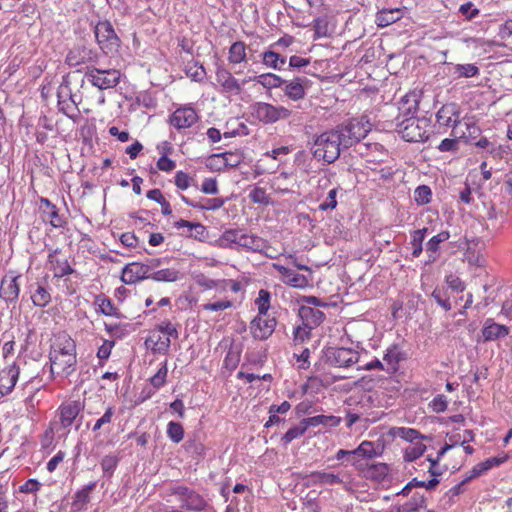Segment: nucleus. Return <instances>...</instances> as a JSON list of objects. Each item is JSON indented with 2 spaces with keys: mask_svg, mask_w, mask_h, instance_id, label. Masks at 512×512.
I'll use <instances>...</instances> for the list:
<instances>
[{
  "mask_svg": "<svg viewBox=\"0 0 512 512\" xmlns=\"http://www.w3.org/2000/svg\"><path fill=\"white\" fill-rule=\"evenodd\" d=\"M82 409L83 406L79 401H70L63 403L58 409L60 424L62 428H69L73 424L77 416L80 414Z\"/></svg>",
  "mask_w": 512,
  "mask_h": 512,
  "instance_id": "19",
  "label": "nucleus"
},
{
  "mask_svg": "<svg viewBox=\"0 0 512 512\" xmlns=\"http://www.w3.org/2000/svg\"><path fill=\"white\" fill-rule=\"evenodd\" d=\"M262 62L268 68H272L274 70H281L283 66L286 64V58L276 53L275 51L268 50L263 52Z\"/></svg>",
  "mask_w": 512,
  "mask_h": 512,
  "instance_id": "39",
  "label": "nucleus"
},
{
  "mask_svg": "<svg viewBox=\"0 0 512 512\" xmlns=\"http://www.w3.org/2000/svg\"><path fill=\"white\" fill-rule=\"evenodd\" d=\"M272 267L280 274V279L283 283L295 288H305L308 286V279L306 276L278 263H273Z\"/></svg>",
  "mask_w": 512,
  "mask_h": 512,
  "instance_id": "17",
  "label": "nucleus"
},
{
  "mask_svg": "<svg viewBox=\"0 0 512 512\" xmlns=\"http://www.w3.org/2000/svg\"><path fill=\"white\" fill-rule=\"evenodd\" d=\"M271 295L267 290L261 289L258 297L255 300V305L258 308V315H267L270 308Z\"/></svg>",
  "mask_w": 512,
  "mask_h": 512,
  "instance_id": "48",
  "label": "nucleus"
},
{
  "mask_svg": "<svg viewBox=\"0 0 512 512\" xmlns=\"http://www.w3.org/2000/svg\"><path fill=\"white\" fill-rule=\"evenodd\" d=\"M310 478L315 485H337L344 483L339 474L324 471L312 472Z\"/></svg>",
  "mask_w": 512,
  "mask_h": 512,
  "instance_id": "33",
  "label": "nucleus"
},
{
  "mask_svg": "<svg viewBox=\"0 0 512 512\" xmlns=\"http://www.w3.org/2000/svg\"><path fill=\"white\" fill-rule=\"evenodd\" d=\"M345 455H349V463L358 468L360 466V460L362 459V454H358L357 448L353 450H345L340 449L335 454V459L338 461H342L345 458Z\"/></svg>",
  "mask_w": 512,
  "mask_h": 512,
  "instance_id": "51",
  "label": "nucleus"
},
{
  "mask_svg": "<svg viewBox=\"0 0 512 512\" xmlns=\"http://www.w3.org/2000/svg\"><path fill=\"white\" fill-rule=\"evenodd\" d=\"M358 454H362V459H373L379 457L382 454V451L379 447H376L375 444L371 441H362L357 447Z\"/></svg>",
  "mask_w": 512,
  "mask_h": 512,
  "instance_id": "44",
  "label": "nucleus"
},
{
  "mask_svg": "<svg viewBox=\"0 0 512 512\" xmlns=\"http://www.w3.org/2000/svg\"><path fill=\"white\" fill-rule=\"evenodd\" d=\"M167 373V363L163 362L160 368L158 369L157 373L150 378L151 385L156 389L162 387L166 382Z\"/></svg>",
  "mask_w": 512,
  "mask_h": 512,
  "instance_id": "56",
  "label": "nucleus"
},
{
  "mask_svg": "<svg viewBox=\"0 0 512 512\" xmlns=\"http://www.w3.org/2000/svg\"><path fill=\"white\" fill-rule=\"evenodd\" d=\"M508 206L505 204H492L487 211V219L492 227L499 229L508 222Z\"/></svg>",
  "mask_w": 512,
  "mask_h": 512,
  "instance_id": "24",
  "label": "nucleus"
},
{
  "mask_svg": "<svg viewBox=\"0 0 512 512\" xmlns=\"http://www.w3.org/2000/svg\"><path fill=\"white\" fill-rule=\"evenodd\" d=\"M19 377V368L16 364L0 371V397L9 394L16 385Z\"/></svg>",
  "mask_w": 512,
  "mask_h": 512,
  "instance_id": "21",
  "label": "nucleus"
},
{
  "mask_svg": "<svg viewBox=\"0 0 512 512\" xmlns=\"http://www.w3.org/2000/svg\"><path fill=\"white\" fill-rule=\"evenodd\" d=\"M266 247L267 242L263 238L243 232L239 249L242 248L253 252H263Z\"/></svg>",
  "mask_w": 512,
  "mask_h": 512,
  "instance_id": "30",
  "label": "nucleus"
},
{
  "mask_svg": "<svg viewBox=\"0 0 512 512\" xmlns=\"http://www.w3.org/2000/svg\"><path fill=\"white\" fill-rule=\"evenodd\" d=\"M454 74L457 77L471 78L479 74V68L475 64H457L454 66Z\"/></svg>",
  "mask_w": 512,
  "mask_h": 512,
  "instance_id": "50",
  "label": "nucleus"
},
{
  "mask_svg": "<svg viewBox=\"0 0 512 512\" xmlns=\"http://www.w3.org/2000/svg\"><path fill=\"white\" fill-rule=\"evenodd\" d=\"M433 299L436 303L441 306L445 311L451 310L452 306L448 299L447 291L441 288H435L432 292Z\"/></svg>",
  "mask_w": 512,
  "mask_h": 512,
  "instance_id": "55",
  "label": "nucleus"
},
{
  "mask_svg": "<svg viewBox=\"0 0 512 512\" xmlns=\"http://www.w3.org/2000/svg\"><path fill=\"white\" fill-rule=\"evenodd\" d=\"M60 252L61 250L56 248L51 250L47 257L49 269L53 272L55 278H62L75 272L66 258L59 257Z\"/></svg>",
  "mask_w": 512,
  "mask_h": 512,
  "instance_id": "13",
  "label": "nucleus"
},
{
  "mask_svg": "<svg viewBox=\"0 0 512 512\" xmlns=\"http://www.w3.org/2000/svg\"><path fill=\"white\" fill-rule=\"evenodd\" d=\"M233 306V303L229 299H221L214 302H209L201 305V309L204 311L220 312L229 309Z\"/></svg>",
  "mask_w": 512,
  "mask_h": 512,
  "instance_id": "52",
  "label": "nucleus"
},
{
  "mask_svg": "<svg viewBox=\"0 0 512 512\" xmlns=\"http://www.w3.org/2000/svg\"><path fill=\"white\" fill-rule=\"evenodd\" d=\"M251 115L263 124H273L288 119L292 110L285 106H275L266 102H256L250 106Z\"/></svg>",
  "mask_w": 512,
  "mask_h": 512,
  "instance_id": "4",
  "label": "nucleus"
},
{
  "mask_svg": "<svg viewBox=\"0 0 512 512\" xmlns=\"http://www.w3.org/2000/svg\"><path fill=\"white\" fill-rule=\"evenodd\" d=\"M505 461H506V457H502V458L493 457V458L486 459L485 461H483L481 463H478L467 473L466 477L464 478V482H469L472 479L481 476L482 474H484L491 468H493L495 466H499L502 463H504Z\"/></svg>",
  "mask_w": 512,
  "mask_h": 512,
  "instance_id": "26",
  "label": "nucleus"
},
{
  "mask_svg": "<svg viewBox=\"0 0 512 512\" xmlns=\"http://www.w3.org/2000/svg\"><path fill=\"white\" fill-rule=\"evenodd\" d=\"M119 458L116 455H106L101 461V468L104 473L111 475L116 469Z\"/></svg>",
  "mask_w": 512,
  "mask_h": 512,
  "instance_id": "59",
  "label": "nucleus"
},
{
  "mask_svg": "<svg viewBox=\"0 0 512 512\" xmlns=\"http://www.w3.org/2000/svg\"><path fill=\"white\" fill-rule=\"evenodd\" d=\"M419 106V94H406L400 102L399 114L395 118V129L407 142H424L429 138L430 120L415 117Z\"/></svg>",
  "mask_w": 512,
  "mask_h": 512,
  "instance_id": "1",
  "label": "nucleus"
},
{
  "mask_svg": "<svg viewBox=\"0 0 512 512\" xmlns=\"http://www.w3.org/2000/svg\"><path fill=\"white\" fill-rule=\"evenodd\" d=\"M437 122L441 126L452 127L460 124L461 117L459 107L455 103H448L443 105L436 114Z\"/></svg>",
  "mask_w": 512,
  "mask_h": 512,
  "instance_id": "16",
  "label": "nucleus"
},
{
  "mask_svg": "<svg viewBox=\"0 0 512 512\" xmlns=\"http://www.w3.org/2000/svg\"><path fill=\"white\" fill-rule=\"evenodd\" d=\"M167 436L174 443H179L184 438V429L179 422L170 421L167 425Z\"/></svg>",
  "mask_w": 512,
  "mask_h": 512,
  "instance_id": "49",
  "label": "nucleus"
},
{
  "mask_svg": "<svg viewBox=\"0 0 512 512\" xmlns=\"http://www.w3.org/2000/svg\"><path fill=\"white\" fill-rule=\"evenodd\" d=\"M509 334V328L505 325L495 323L492 319H487L482 329L484 341H495L506 337Z\"/></svg>",
  "mask_w": 512,
  "mask_h": 512,
  "instance_id": "23",
  "label": "nucleus"
},
{
  "mask_svg": "<svg viewBox=\"0 0 512 512\" xmlns=\"http://www.w3.org/2000/svg\"><path fill=\"white\" fill-rule=\"evenodd\" d=\"M432 411L436 413L444 412L447 409L448 401L444 395H437L429 404Z\"/></svg>",
  "mask_w": 512,
  "mask_h": 512,
  "instance_id": "64",
  "label": "nucleus"
},
{
  "mask_svg": "<svg viewBox=\"0 0 512 512\" xmlns=\"http://www.w3.org/2000/svg\"><path fill=\"white\" fill-rule=\"evenodd\" d=\"M95 487L96 482H91L75 493L72 502V508L75 512H82L86 508V505L90 501V493L95 489Z\"/></svg>",
  "mask_w": 512,
  "mask_h": 512,
  "instance_id": "29",
  "label": "nucleus"
},
{
  "mask_svg": "<svg viewBox=\"0 0 512 512\" xmlns=\"http://www.w3.org/2000/svg\"><path fill=\"white\" fill-rule=\"evenodd\" d=\"M372 125L364 118L352 119L348 123L336 127L345 149L358 144L371 131Z\"/></svg>",
  "mask_w": 512,
  "mask_h": 512,
  "instance_id": "3",
  "label": "nucleus"
},
{
  "mask_svg": "<svg viewBox=\"0 0 512 512\" xmlns=\"http://www.w3.org/2000/svg\"><path fill=\"white\" fill-rule=\"evenodd\" d=\"M249 198L253 203L268 205L270 202V197L266 193L265 189L262 187L255 186L249 192Z\"/></svg>",
  "mask_w": 512,
  "mask_h": 512,
  "instance_id": "53",
  "label": "nucleus"
},
{
  "mask_svg": "<svg viewBox=\"0 0 512 512\" xmlns=\"http://www.w3.org/2000/svg\"><path fill=\"white\" fill-rule=\"evenodd\" d=\"M326 363L339 368H348L359 361L358 351L345 347H328L324 350Z\"/></svg>",
  "mask_w": 512,
  "mask_h": 512,
  "instance_id": "7",
  "label": "nucleus"
},
{
  "mask_svg": "<svg viewBox=\"0 0 512 512\" xmlns=\"http://www.w3.org/2000/svg\"><path fill=\"white\" fill-rule=\"evenodd\" d=\"M181 273L176 268H165L154 271L149 275L156 282H175L181 278Z\"/></svg>",
  "mask_w": 512,
  "mask_h": 512,
  "instance_id": "38",
  "label": "nucleus"
},
{
  "mask_svg": "<svg viewBox=\"0 0 512 512\" xmlns=\"http://www.w3.org/2000/svg\"><path fill=\"white\" fill-rule=\"evenodd\" d=\"M228 60L232 64H239L246 60V46L244 42L236 41L230 46Z\"/></svg>",
  "mask_w": 512,
  "mask_h": 512,
  "instance_id": "42",
  "label": "nucleus"
},
{
  "mask_svg": "<svg viewBox=\"0 0 512 512\" xmlns=\"http://www.w3.org/2000/svg\"><path fill=\"white\" fill-rule=\"evenodd\" d=\"M31 300L35 306L43 308L51 302V294L47 287L37 283L35 290L31 291Z\"/></svg>",
  "mask_w": 512,
  "mask_h": 512,
  "instance_id": "37",
  "label": "nucleus"
},
{
  "mask_svg": "<svg viewBox=\"0 0 512 512\" xmlns=\"http://www.w3.org/2000/svg\"><path fill=\"white\" fill-rule=\"evenodd\" d=\"M276 320L268 315H257L250 323V332L257 340H266L274 332Z\"/></svg>",
  "mask_w": 512,
  "mask_h": 512,
  "instance_id": "11",
  "label": "nucleus"
},
{
  "mask_svg": "<svg viewBox=\"0 0 512 512\" xmlns=\"http://www.w3.org/2000/svg\"><path fill=\"white\" fill-rule=\"evenodd\" d=\"M84 78L91 83L92 86L100 90H107L119 84L121 73L116 69L103 70L92 67L87 69Z\"/></svg>",
  "mask_w": 512,
  "mask_h": 512,
  "instance_id": "5",
  "label": "nucleus"
},
{
  "mask_svg": "<svg viewBox=\"0 0 512 512\" xmlns=\"http://www.w3.org/2000/svg\"><path fill=\"white\" fill-rule=\"evenodd\" d=\"M428 232L427 228L418 229L412 232L411 234V246H412V256L414 258H418L423 252V241Z\"/></svg>",
  "mask_w": 512,
  "mask_h": 512,
  "instance_id": "41",
  "label": "nucleus"
},
{
  "mask_svg": "<svg viewBox=\"0 0 512 512\" xmlns=\"http://www.w3.org/2000/svg\"><path fill=\"white\" fill-rule=\"evenodd\" d=\"M243 230L241 229H228L217 240L221 248H236L239 249L241 244Z\"/></svg>",
  "mask_w": 512,
  "mask_h": 512,
  "instance_id": "27",
  "label": "nucleus"
},
{
  "mask_svg": "<svg viewBox=\"0 0 512 512\" xmlns=\"http://www.w3.org/2000/svg\"><path fill=\"white\" fill-rule=\"evenodd\" d=\"M154 353L167 354L171 345V339L158 332H152L146 340Z\"/></svg>",
  "mask_w": 512,
  "mask_h": 512,
  "instance_id": "28",
  "label": "nucleus"
},
{
  "mask_svg": "<svg viewBox=\"0 0 512 512\" xmlns=\"http://www.w3.org/2000/svg\"><path fill=\"white\" fill-rule=\"evenodd\" d=\"M458 12L466 20H472V19L476 18L480 13L479 9L476 8L475 5L471 1L460 5Z\"/></svg>",
  "mask_w": 512,
  "mask_h": 512,
  "instance_id": "58",
  "label": "nucleus"
},
{
  "mask_svg": "<svg viewBox=\"0 0 512 512\" xmlns=\"http://www.w3.org/2000/svg\"><path fill=\"white\" fill-rule=\"evenodd\" d=\"M174 226L177 229L187 228V236L194 237L195 239L202 240L206 235V227L201 223H193L187 220L180 219L175 222Z\"/></svg>",
  "mask_w": 512,
  "mask_h": 512,
  "instance_id": "32",
  "label": "nucleus"
},
{
  "mask_svg": "<svg viewBox=\"0 0 512 512\" xmlns=\"http://www.w3.org/2000/svg\"><path fill=\"white\" fill-rule=\"evenodd\" d=\"M95 37L101 49L112 51L119 46V38L110 22H99L95 27Z\"/></svg>",
  "mask_w": 512,
  "mask_h": 512,
  "instance_id": "9",
  "label": "nucleus"
},
{
  "mask_svg": "<svg viewBox=\"0 0 512 512\" xmlns=\"http://www.w3.org/2000/svg\"><path fill=\"white\" fill-rule=\"evenodd\" d=\"M192 178L183 171H177L175 174V185L181 190H186L191 186Z\"/></svg>",
  "mask_w": 512,
  "mask_h": 512,
  "instance_id": "63",
  "label": "nucleus"
},
{
  "mask_svg": "<svg viewBox=\"0 0 512 512\" xmlns=\"http://www.w3.org/2000/svg\"><path fill=\"white\" fill-rule=\"evenodd\" d=\"M427 447L423 440L409 443L403 448V459L405 462H413L420 458L426 451Z\"/></svg>",
  "mask_w": 512,
  "mask_h": 512,
  "instance_id": "36",
  "label": "nucleus"
},
{
  "mask_svg": "<svg viewBox=\"0 0 512 512\" xmlns=\"http://www.w3.org/2000/svg\"><path fill=\"white\" fill-rule=\"evenodd\" d=\"M206 167L211 171H222L226 169L224 154L219 153L209 156L206 160Z\"/></svg>",
  "mask_w": 512,
  "mask_h": 512,
  "instance_id": "54",
  "label": "nucleus"
},
{
  "mask_svg": "<svg viewBox=\"0 0 512 512\" xmlns=\"http://www.w3.org/2000/svg\"><path fill=\"white\" fill-rule=\"evenodd\" d=\"M432 199V190L427 185H420L414 191V200L417 205L422 206L430 203Z\"/></svg>",
  "mask_w": 512,
  "mask_h": 512,
  "instance_id": "47",
  "label": "nucleus"
},
{
  "mask_svg": "<svg viewBox=\"0 0 512 512\" xmlns=\"http://www.w3.org/2000/svg\"><path fill=\"white\" fill-rule=\"evenodd\" d=\"M69 353H76L75 342L70 337H63L59 339L50 352V354L66 355Z\"/></svg>",
  "mask_w": 512,
  "mask_h": 512,
  "instance_id": "43",
  "label": "nucleus"
},
{
  "mask_svg": "<svg viewBox=\"0 0 512 512\" xmlns=\"http://www.w3.org/2000/svg\"><path fill=\"white\" fill-rule=\"evenodd\" d=\"M254 80L265 88H280L286 83V80L273 73H264L256 76Z\"/></svg>",
  "mask_w": 512,
  "mask_h": 512,
  "instance_id": "40",
  "label": "nucleus"
},
{
  "mask_svg": "<svg viewBox=\"0 0 512 512\" xmlns=\"http://www.w3.org/2000/svg\"><path fill=\"white\" fill-rule=\"evenodd\" d=\"M199 119L196 110L191 106L177 108L170 116L169 123L177 130L192 127Z\"/></svg>",
  "mask_w": 512,
  "mask_h": 512,
  "instance_id": "10",
  "label": "nucleus"
},
{
  "mask_svg": "<svg viewBox=\"0 0 512 512\" xmlns=\"http://www.w3.org/2000/svg\"><path fill=\"white\" fill-rule=\"evenodd\" d=\"M99 309L101 313H103L106 316H115L117 318L120 317V313L118 312L117 308L108 298H103L100 300Z\"/></svg>",
  "mask_w": 512,
  "mask_h": 512,
  "instance_id": "60",
  "label": "nucleus"
},
{
  "mask_svg": "<svg viewBox=\"0 0 512 512\" xmlns=\"http://www.w3.org/2000/svg\"><path fill=\"white\" fill-rule=\"evenodd\" d=\"M170 494L175 496L181 502V506L187 510L202 511L207 506V502L199 493L184 485L171 486Z\"/></svg>",
  "mask_w": 512,
  "mask_h": 512,
  "instance_id": "6",
  "label": "nucleus"
},
{
  "mask_svg": "<svg viewBox=\"0 0 512 512\" xmlns=\"http://www.w3.org/2000/svg\"><path fill=\"white\" fill-rule=\"evenodd\" d=\"M304 419L305 424L308 427H316L319 425L337 427L341 423V418L334 415H316Z\"/></svg>",
  "mask_w": 512,
  "mask_h": 512,
  "instance_id": "35",
  "label": "nucleus"
},
{
  "mask_svg": "<svg viewBox=\"0 0 512 512\" xmlns=\"http://www.w3.org/2000/svg\"><path fill=\"white\" fill-rule=\"evenodd\" d=\"M308 429V426L305 424V419H302L299 423V425L291 427L281 438V442L283 445H288L290 442H292L294 439L302 436L306 430Z\"/></svg>",
  "mask_w": 512,
  "mask_h": 512,
  "instance_id": "46",
  "label": "nucleus"
},
{
  "mask_svg": "<svg viewBox=\"0 0 512 512\" xmlns=\"http://www.w3.org/2000/svg\"><path fill=\"white\" fill-rule=\"evenodd\" d=\"M186 73L195 81H201L206 74L204 67L202 65H198L197 63L188 65Z\"/></svg>",
  "mask_w": 512,
  "mask_h": 512,
  "instance_id": "62",
  "label": "nucleus"
},
{
  "mask_svg": "<svg viewBox=\"0 0 512 512\" xmlns=\"http://www.w3.org/2000/svg\"><path fill=\"white\" fill-rule=\"evenodd\" d=\"M358 151L361 155L366 154L368 157L371 156V159H368V161H382L381 158L378 159L376 156H374V153H378L379 155H386L384 147L379 143H365L363 146L359 147Z\"/></svg>",
  "mask_w": 512,
  "mask_h": 512,
  "instance_id": "45",
  "label": "nucleus"
},
{
  "mask_svg": "<svg viewBox=\"0 0 512 512\" xmlns=\"http://www.w3.org/2000/svg\"><path fill=\"white\" fill-rule=\"evenodd\" d=\"M480 128L470 118H463L460 124L454 126L452 130V136L458 139H464L466 142H470L476 139L480 135Z\"/></svg>",
  "mask_w": 512,
  "mask_h": 512,
  "instance_id": "18",
  "label": "nucleus"
},
{
  "mask_svg": "<svg viewBox=\"0 0 512 512\" xmlns=\"http://www.w3.org/2000/svg\"><path fill=\"white\" fill-rule=\"evenodd\" d=\"M309 83L307 78H295L284 83L283 92L290 100L298 101L305 97L306 88Z\"/></svg>",
  "mask_w": 512,
  "mask_h": 512,
  "instance_id": "20",
  "label": "nucleus"
},
{
  "mask_svg": "<svg viewBox=\"0 0 512 512\" xmlns=\"http://www.w3.org/2000/svg\"><path fill=\"white\" fill-rule=\"evenodd\" d=\"M149 275L148 267L144 263L132 262L125 265L122 269L121 281L131 285L143 279H150Z\"/></svg>",
  "mask_w": 512,
  "mask_h": 512,
  "instance_id": "14",
  "label": "nucleus"
},
{
  "mask_svg": "<svg viewBox=\"0 0 512 512\" xmlns=\"http://www.w3.org/2000/svg\"><path fill=\"white\" fill-rule=\"evenodd\" d=\"M20 274L15 271H8L2 278L0 285V298L6 303H15L20 293Z\"/></svg>",
  "mask_w": 512,
  "mask_h": 512,
  "instance_id": "8",
  "label": "nucleus"
},
{
  "mask_svg": "<svg viewBox=\"0 0 512 512\" xmlns=\"http://www.w3.org/2000/svg\"><path fill=\"white\" fill-rule=\"evenodd\" d=\"M391 435L396 438H401L409 443L425 439V436H423L418 430L409 427H394L391 429Z\"/></svg>",
  "mask_w": 512,
  "mask_h": 512,
  "instance_id": "34",
  "label": "nucleus"
},
{
  "mask_svg": "<svg viewBox=\"0 0 512 512\" xmlns=\"http://www.w3.org/2000/svg\"><path fill=\"white\" fill-rule=\"evenodd\" d=\"M337 192H338L337 188L331 189L328 192L326 199L319 205V209L322 211L335 209L337 206V200H336Z\"/></svg>",
  "mask_w": 512,
  "mask_h": 512,
  "instance_id": "61",
  "label": "nucleus"
},
{
  "mask_svg": "<svg viewBox=\"0 0 512 512\" xmlns=\"http://www.w3.org/2000/svg\"><path fill=\"white\" fill-rule=\"evenodd\" d=\"M450 238L449 231H441L437 235L431 237L426 243V253L428 262L433 263L439 257L440 244L446 242Z\"/></svg>",
  "mask_w": 512,
  "mask_h": 512,
  "instance_id": "25",
  "label": "nucleus"
},
{
  "mask_svg": "<svg viewBox=\"0 0 512 512\" xmlns=\"http://www.w3.org/2000/svg\"><path fill=\"white\" fill-rule=\"evenodd\" d=\"M51 372L53 374L69 376L75 371L77 363L76 353L66 355L50 354Z\"/></svg>",
  "mask_w": 512,
  "mask_h": 512,
  "instance_id": "12",
  "label": "nucleus"
},
{
  "mask_svg": "<svg viewBox=\"0 0 512 512\" xmlns=\"http://www.w3.org/2000/svg\"><path fill=\"white\" fill-rule=\"evenodd\" d=\"M477 190H478L477 188L471 187V185L468 183V180H467L465 182L464 186L462 188H460L458 191L459 200L462 203H465L468 205L472 204L474 202V198H473L472 194L474 192H476Z\"/></svg>",
  "mask_w": 512,
  "mask_h": 512,
  "instance_id": "57",
  "label": "nucleus"
},
{
  "mask_svg": "<svg viewBox=\"0 0 512 512\" xmlns=\"http://www.w3.org/2000/svg\"><path fill=\"white\" fill-rule=\"evenodd\" d=\"M299 317L302 320V325L313 329L323 322L325 314L318 308L302 305L299 308Z\"/></svg>",
  "mask_w": 512,
  "mask_h": 512,
  "instance_id": "22",
  "label": "nucleus"
},
{
  "mask_svg": "<svg viewBox=\"0 0 512 512\" xmlns=\"http://www.w3.org/2000/svg\"><path fill=\"white\" fill-rule=\"evenodd\" d=\"M343 149L345 148L341 136L335 128L316 136L311 147V152L316 160H322L327 164H332L339 158Z\"/></svg>",
  "mask_w": 512,
  "mask_h": 512,
  "instance_id": "2",
  "label": "nucleus"
},
{
  "mask_svg": "<svg viewBox=\"0 0 512 512\" xmlns=\"http://www.w3.org/2000/svg\"><path fill=\"white\" fill-rule=\"evenodd\" d=\"M402 16L403 12L399 8L383 9L376 14V23L379 27H386L400 20Z\"/></svg>",
  "mask_w": 512,
  "mask_h": 512,
  "instance_id": "31",
  "label": "nucleus"
},
{
  "mask_svg": "<svg viewBox=\"0 0 512 512\" xmlns=\"http://www.w3.org/2000/svg\"><path fill=\"white\" fill-rule=\"evenodd\" d=\"M216 81L220 85L222 92L230 95H238L242 91V85L239 81L224 67H218L216 70Z\"/></svg>",
  "mask_w": 512,
  "mask_h": 512,
  "instance_id": "15",
  "label": "nucleus"
}]
</instances>
